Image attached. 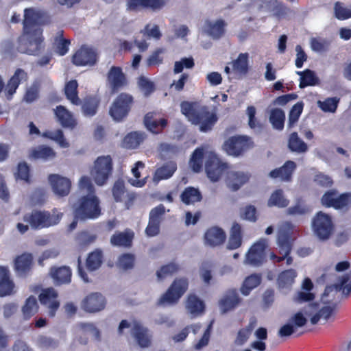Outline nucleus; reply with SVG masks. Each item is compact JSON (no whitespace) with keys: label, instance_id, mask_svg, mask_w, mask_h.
<instances>
[{"label":"nucleus","instance_id":"f257e3e1","mask_svg":"<svg viewBox=\"0 0 351 351\" xmlns=\"http://www.w3.org/2000/svg\"><path fill=\"white\" fill-rule=\"evenodd\" d=\"M43 12L36 8L24 10L23 34L19 38L21 49L29 54H36L42 47L43 37L41 24Z\"/></svg>","mask_w":351,"mask_h":351},{"label":"nucleus","instance_id":"f03ea898","mask_svg":"<svg viewBox=\"0 0 351 351\" xmlns=\"http://www.w3.org/2000/svg\"><path fill=\"white\" fill-rule=\"evenodd\" d=\"M80 190L88 193L82 197L75 207L74 214L76 219H88L97 218L101 214L99 200L94 194V187L87 176H82L79 181Z\"/></svg>","mask_w":351,"mask_h":351},{"label":"nucleus","instance_id":"7ed1b4c3","mask_svg":"<svg viewBox=\"0 0 351 351\" xmlns=\"http://www.w3.org/2000/svg\"><path fill=\"white\" fill-rule=\"evenodd\" d=\"M336 309L335 304L324 302L310 304L296 312L290 318L291 322L296 328L304 326L308 319L312 324H316L322 319L327 321Z\"/></svg>","mask_w":351,"mask_h":351},{"label":"nucleus","instance_id":"20e7f679","mask_svg":"<svg viewBox=\"0 0 351 351\" xmlns=\"http://www.w3.org/2000/svg\"><path fill=\"white\" fill-rule=\"evenodd\" d=\"M181 112L192 123L199 125L202 132L211 130L217 121L215 112L208 111L207 108L196 103L182 102Z\"/></svg>","mask_w":351,"mask_h":351},{"label":"nucleus","instance_id":"39448f33","mask_svg":"<svg viewBox=\"0 0 351 351\" xmlns=\"http://www.w3.org/2000/svg\"><path fill=\"white\" fill-rule=\"evenodd\" d=\"M62 217V213L57 209L51 212L34 210L23 217V221L34 229H41L56 225Z\"/></svg>","mask_w":351,"mask_h":351},{"label":"nucleus","instance_id":"423d86ee","mask_svg":"<svg viewBox=\"0 0 351 351\" xmlns=\"http://www.w3.org/2000/svg\"><path fill=\"white\" fill-rule=\"evenodd\" d=\"M189 288V280L186 278H176L167 291L160 297L158 304L161 305H173L178 302Z\"/></svg>","mask_w":351,"mask_h":351},{"label":"nucleus","instance_id":"0eeeda50","mask_svg":"<svg viewBox=\"0 0 351 351\" xmlns=\"http://www.w3.org/2000/svg\"><path fill=\"white\" fill-rule=\"evenodd\" d=\"M124 328H130L132 336L140 347L147 348L150 345L152 335L147 328H145L138 321L132 320L129 322L123 320L119 324V332L123 333Z\"/></svg>","mask_w":351,"mask_h":351},{"label":"nucleus","instance_id":"6e6552de","mask_svg":"<svg viewBox=\"0 0 351 351\" xmlns=\"http://www.w3.org/2000/svg\"><path fill=\"white\" fill-rule=\"evenodd\" d=\"M112 170V162L110 156H99L94 162L90 176L95 182L102 186L106 184Z\"/></svg>","mask_w":351,"mask_h":351},{"label":"nucleus","instance_id":"1a4fd4ad","mask_svg":"<svg viewBox=\"0 0 351 351\" xmlns=\"http://www.w3.org/2000/svg\"><path fill=\"white\" fill-rule=\"evenodd\" d=\"M132 97L128 94H120L110 108V114L116 121H120L128 114L132 104Z\"/></svg>","mask_w":351,"mask_h":351},{"label":"nucleus","instance_id":"9d476101","mask_svg":"<svg viewBox=\"0 0 351 351\" xmlns=\"http://www.w3.org/2000/svg\"><path fill=\"white\" fill-rule=\"evenodd\" d=\"M208 154L210 158L205 163L206 172L212 182H217L222 175H227L229 169L227 164L223 162L214 152H208Z\"/></svg>","mask_w":351,"mask_h":351},{"label":"nucleus","instance_id":"9b49d317","mask_svg":"<svg viewBox=\"0 0 351 351\" xmlns=\"http://www.w3.org/2000/svg\"><path fill=\"white\" fill-rule=\"evenodd\" d=\"M313 228L315 234L320 239H327L333 231L331 217L322 212L318 213L313 219Z\"/></svg>","mask_w":351,"mask_h":351},{"label":"nucleus","instance_id":"f8f14e48","mask_svg":"<svg viewBox=\"0 0 351 351\" xmlns=\"http://www.w3.org/2000/svg\"><path fill=\"white\" fill-rule=\"evenodd\" d=\"M253 143L246 136H234L228 138L223 144V149L232 156H239L252 147Z\"/></svg>","mask_w":351,"mask_h":351},{"label":"nucleus","instance_id":"ddd939ff","mask_svg":"<svg viewBox=\"0 0 351 351\" xmlns=\"http://www.w3.org/2000/svg\"><path fill=\"white\" fill-rule=\"evenodd\" d=\"M268 246L267 239H261L254 243L248 250L244 261L245 264L258 265L265 258V250Z\"/></svg>","mask_w":351,"mask_h":351},{"label":"nucleus","instance_id":"4468645a","mask_svg":"<svg viewBox=\"0 0 351 351\" xmlns=\"http://www.w3.org/2000/svg\"><path fill=\"white\" fill-rule=\"evenodd\" d=\"M53 193L58 197L67 196L71 189V180L59 174H51L48 177Z\"/></svg>","mask_w":351,"mask_h":351},{"label":"nucleus","instance_id":"2eb2a0df","mask_svg":"<svg viewBox=\"0 0 351 351\" xmlns=\"http://www.w3.org/2000/svg\"><path fill=\"white\" fill-rule=\"evenodd\" d=\"M97 60L96 50L88 46H82L73 56V62L77 66H92Z\"/></svg>","mask_w":351,"mask_h":351},{"label":"nucleus","instance_id":"dca6fc26","mask_svg":"<svg viewBox=\"0 0 351 351\" xmlns=\"http://www.w3.org/2000/svg\"><path fill=\"white\" fill-rule=\"evenodd\" d=\"M250 178V175L247 172L228 169L225 182L230 190L236 191L246 184Z\"/></svg>","mask_w":351,"mask_h":351},{"label":"nucleus","instance_id":"f3484780","mask_svg":"<svg viewBox=\"0 0 351 351\" xmlns=\"http://www.w3.org/2000/svg\"><path fill=\"white\" fill-rule=\"evenodd\" d=\"M73 334L75 339L81 344H86L88 341V336L90 335L95 339H99V331L93 324L90 323H80L73 328Z\"/></svg>","mask_w":351,"mask_h":351},{"label":"nucleus","instance_id":"a211bd4d","mask_svg":"<svg viewBox=\"0 0 351 351\" xmlns=\"http://www.w3.org/2000/svg\"><path fill=\"white\" fill-rule=\"evenodd\" d=\"M58 298V293L53 288L43 289L39 295L40 302L49 309V314L53 317L56 311L59 308L60 303Z\"/></svg>","mask_w":351,"mask_h":351},{"label":"nucleus","instance_id":"6ab92c4d","mask_svg":"<svg viewBox=\"0 0 351 351\" xmlns=\"http://www.w3.org/2000/svg\"><path fill=\"white\" fill-rule=\"evenodd\" d=\"M106 306L104 297L97 293L87 295L82 302V308L89 313H96L103 310Z\"/></svg>","mask_w":351,"mask_h":351},{"label":"nucleus","instance_id":"aec40b11","mask_svg":"<svg viewBox=\"0 0 351 351\" xmlns=\"http://www.w3.org/2000/svg\"><path fill=\"white\" fill-rule=\"evenodd\" d=\"M289 229V224L285 223L280 228L278 234L277 245L279 253L285 256L289 254L292 246L290 234L287 231Z\"/></svg>","mask_w":351,"mask_h":351},{"label":"nucleus","instance_id":"412c9836","mask_svg":"<svg viewBox=\"0 0 351 351\" xmlns=\"http://www.w3.org/2000/svg\"><path fill=\"white\" fill-rule=\"evenodd\" d=\"M240 303V298L236 290H228L219 300V308L222 313L233 310Z\"/></svg>","mask_w":351,"mask_h":351},{"label":"nucleus","instance_id":"4be33fe9","mask_svg":"<svg viewBox=\"0 0 351 351\" xmlns=\"http://www.w3.org/2000/svg\"><path fill=\"white\" fill-rule=\"evenodd\" d=\"M185 308L193 317H196L204 313L205 311L204 302L195 294H189L185 300Z\"/></svg>","mask_w":351,"mask_h":351},{"label":"nucleus","instance_id":"5701e85b","mask_svg":"<svg viewBox=\"0 0 351 351\" xmlns=\"http://www.w3.org/2000/svg\"><path fill=\"white\" fill-rule=\"evenodd\" d=\"M208 152L213 151L207 146L197 148L194 151L189 162V165L193 171H200L202 169L204 160H206V162L209 160Z\"/></svg>","mask_w":351,"mask_h":351},{"label":"nucleus","instance_id":"b1692460","mask_svg":"<svg viewBox=\"0 0 351 351\" xmlns=\"http://www.w3.org/2000/svg\"><path fill=\"white\" fill-rule=\"evenodd\" d=\"M108 83L115 91L126 84V78L122 71L121 68L118 66H112L108 73Z\"/></svg>","mask_w":351,"mask_h":351},{"label":"nucleus","instance_id":"393cba45","mask_svg":"<svg viewBox=\"0 0 351 351\" xmlns=\"http://www.w3.org/2000/svg\"><path fill=\"white\" fill-rule=\"evenodd\" d=\"M14 284L10 278V274L5 267L0 266V296H6L15 292Z\"/></svg>","mask_w":351,"mask_h":351},{"label":"nucleus","instance_id":"a878e982","mask_svg":"<svg viewBox=\"0 0 351 351\" xmlns=\"http://www.w3.org/2000/svg\"><path fill=\"white\" fill-rule=\"evenodd\" d=\"M14 269L19 276H24L32 269L33 258L31 254L23 253L17 256L14 261Z\"/></svg>","mask_w":351,"mask_h":351},{"label":"nucleus","instance_id":"bb28decb","mask_svg":"<svg viewBox=\"0 0 351 351\" xmlns=\"http://www.w3.org/2000/svg\"><path fill=\"white\" fill-rule=\"evenodd\" d=\"M331 196L330 193H325L322 198V203L324 206L327 207H333L336 209L343 208L347 206L351 200V195L348 193L341 195H337L335 199L329 200Z\"/></svg>","mask_w":351,"mask_h":351},{"label":"nucleus","instance_id":"cd10ccee","mask_svg":"<svg viewBox=\"0 0 351 351\" xmlns=\"http://www.w3.org/2000/svg\"><path fill=\"white\" fill-rule=\"evenodd\" d=\"M297 272L295 269H290L281 272L277 280L278 288L281 291L286 293L293 286Z\"/></svg>","mask_w":351,"mask_h":351},{"label":"nucleus","instance_id":"c85d7f7f","mask_svg":"<svg viewBox=\"0 0 351 351\" xmlns=\"http://www.w3.org/2000/svg\"><path fill=\"white\" fill-rule=\"evenodd\" d=\"M56 285L69 283L71 280V270L69 267H53L49 272Z\"/></svg>","mask_w":351,"mask_h":351},{"label":"nucleus","instance_id":"c756f323","mask_svg":"<svg viewBox=\"0 0 351 351\" xmlns=\"http://www.w3.org/2000/svg\"><path fill=\"white\" fill-rule=\"evenodd\" d=\"M146 128L153 133H158L167 125V121L165 119L160 118L156 113H147L144 119Z\"/></svg>","mask_w":351,"mask_h":351},{"label":"nucleus","instance_id":"7c9ffc66","mask_svg":"<svg viewBox=\"0 0 351 351\" xmlns=\"http://www.w3.org/2000/svg\"><path fill=\"white\" fill-rule=\"evenodd\" d=\"M54 111L58 121L63 127L73 128L76 125L75 119L64 107L58 106Z\"/></svg>","mask_w":351,"mask_h":351},{"label":"nucleus","instance_id":"2f4dec72","mask_svg":"<svg viewBox=\"0 0 351 351\" xmlns=\"http://www.w3.org/2000/svg\"><path fill=\"white\" fill-rule=\"evenodd\" d=\"M204 237L207 245L217 246L224 242L226 234L222 229L213 227L207 230Z\"/></svg>","mask_w":351,"mask_h":351},{"label":"nucleus","instance_id":"473e14b6","mask_svg":"<svg viewBox=\"0 0 351 351\" xmlns=\"http://www.w3.org/2000/svg\"><path fill=\"white\" fill-rule=\"evenodd\" d=\"M295 168V163L289 160L287 161L281 168L271 171L269 173V176L273 178H279L282 180L288 181L290 180Z\"/></svg>","mask_w":351,"mask_h":351},{"label":"nucleus","instance_id":"72a5a7b5","mask_svg":"<svg viewBox=\"0 0 351 351\" xmlns=\"http://www.w3.org/2000/svg\"><path fill=\"white\" fill-rule=\"evenodd\" d=\"M26 80V73L21 69H17L5 87V91L6 94L8 96H12L15 93L19 85Z\"/></svg>","mask_w":351,"mask_h":351},{"label":"nucleus","instance_id":"f704fd0d","mask_svg":"<svg viewBox=\"0 0 351 351\" xmlns=\"http://www.w3.org/2000/svg\"><path fill=\"white\" fill-rule=\"evenodd\" d=\"M30 158L51 160L56 156V152L49 147L41 145L32 149L29 155Z\"/></svg>","mask_w":351,"mask_h":351},{"label":"nucleus","instance_id":"c9c22d12","mask_svg":"<svg viewBox=\"0 0 351 351\" xmlns=\"http://www.w3.org/2000/svg\"><path fill=\"white\" fill-rule=\"evenodd\" d=\"M145 168V164L141 161L136 162L131 169V172L133 178L128 180L129 183L133 186L141 188L145 186L147 182V176L143 179H139L141 177L140 170Z\"/></svg>","mask_w":351,"mask_h":351},{"label":"nucleus","instance_id":"e433bc0d","mask_svg":"<svg viewBox=\"0 0 351 351\" xmlns=\"http://www.w3.org/2000/svg\"><path fill=\"white\" fill-rule=\"evenodd\" d=\"M176 170V165L174 162H169L156 169L153 177V181L158 183L161 180L168 179L172 176Z\"/></svg>","mask_w":351,"mask_h":351},{"label":"nucleus","instance_id":"4c0bfd02","mask_svg":"<svg viewBox=\"0 0 351 351\" xmlns=\"http://www.w3.org/2000/svg\"><path fill=\"white\" fill-rule=\"evenodd\" d=\"M241 232V226L238 223H234L231 228L230 236L227 245L229 250H234L241 246L242 243Z\"/></svg>","mask_w":351,"mask_h":351},{"label":"nucleus","instance_id":"58836bf2","mask_svg":"<svg viewBox=\"0 0 351 351\" xmlns=\"http://www.w3.org/2000/svg\"><path fill=\"white\" fill-rule=\"evenodd\" d=\"M296 73L300 76V88L315 86L319 84V78L315 73L311 70L306 69L304 71H297Z\"/></svg>","mask_w":351,"mask_h":351},{"label":"nucleus","instance_id":"ea45409f","mask_svg":"<svg viewBox=\"0 0 351 351\" xmlns=\"http://www.w3.org/2000/svg\"><path fill=\"white\" fill-rule=\"evenodd\" d=\"M234 72L239 75H244L248 71V53H241L232 62Z\"/></svg>","mask_w":351,"mask_h":351},{"label":"nucleus","instance_id":"a19ab883","mask_svg":"<svg viewBox=\"0 0 351 351\" xmlns=\"http://www.w3.org/2000/svg\"><path fill=\"white\" fill-rule=\"evenodd\" d=\"M134 233L132 231L116 233L112 235L110 242L113 245L128 247L131 245Z\"/></svg>","mask_w":351,"mask_h":351},{"label":"nucleus","instance_id":"79ce46f5","mask_svg":"<svg viewBox=\"0 0 351 351\" xmlns=\"http://www.w3.org/2000/svg\"><path fill=\"white\" fill-rule=\"evenodd\" d=\"M261 281L258 274H252L247 277L241 287V292L244 295H248L251 291L258 287Z\"/></svg>","mask_w":351,"mask_h":351},{"label":"nucleus","instance_id":"37998d69","mask_svg":"<svg viewBox=\"0 0 351 351\" xmlns=\"http://www.w3.org/2000/svg\"><path fill=\"white\" fill-rule=\"evenodd\" d=\"M144 138L145 136L143 133L131 132L124 138L122 145L128 149H134L143 141Z\"/></svg>","mask_w":351,"mask_h":351},{"label":"nucleus","instance_id":"c03bdc74","mask_svg":"<svg viewBox=\"0 0 351 351\" xmlns=\"http://www.w3.org/2000/svg\"><path fill=\"white\" fill-rule=\"evenodd\" d=\"M255 325V322L252 321L248 324L247 326L240 329L238 331L237 335L234 340L235 344L237 346L244 345L250 339Z\"/></svg>","mask_w":351,"mask_h":351},{"label":"nucleus","instance_id":"a18cd8bd","mask_svg":"<svg viewBox=\"0 0 351 351\" xmlns=\"http://www.w3.org/2000/svg\"><path fill=\"white\" fill-rule=\"evenodd\" d=\"M42 136L56 142L62 148L69 147V143L64 138L61 130L46 131L42 134Z\"/></svg>","mask_w":351,"mask_h":351},{"label":"nucleus","instance_id":"49530a36","mask_svg":"<svg viewBox=\"0 0 351 351\" xmlns=\"http://www.w3.org/2000/svg\"><path fill=\"white\" fill-rule=\"evenodd\" d=\"M78 84L77 81L71 80L69 82L64 88V92L66 97L74 105H80V100L77 96V88Z\"/></svg>","mask_w":351,"mask_h":351},{"label":"nucleus","instance_id":"de8ad7c7","mask_svg":"<svg viewBox=\"0 0 351 351\" xmlns=\"http://www.w3.org/2000/svg\"><path fill=\"white\" fill-rule=\"evenodd\" d=\"M204 30L210 36L218 38L222 36L224 32V23L222 21H217L215 23H207Z\"/></svg>","mask_w":351,"mask_h":351},{"label":"nucleus","instance_id":"09e8293b","mask_svg":"<svg viewBox=\"0 0 351 351\" xmlns=\"http://www.w3.org/2000/svg\"><path fill=\"white\" fill-rule=\"evenodd\" d=\"M202 198L199 191L193 188H186L181 195L182 201L186 204H194L200 201Z\"/></svg>","mask_w":351,"mask_h":351},{"label":"nucleus","instance_id":"8fccbe9b","mask_svg":"<svg viewBox=\"0 0 351 351\" xmlns=\"http://www.w3.org/2000/svg\"><path fill=\"white\" fill-rule=\"evenodd\" d=\"M267 204L269 206L286 207L289 204V200L285 197L282 190H276L272 193Z\"/></svg>","mask_w":351,"mask_h":351},{"label":"nucleus","instance_id":"3c124183","mask_svg":"<svg viewBox=\"0 0 351 351\" xmlns=\"http://www.w3.org/2000/svg\"><path fill=\"white\" fill-rule=\"evenodd\" d=\"M102 263V253L100 250H96L90 253L86 259V267L90 271L99 268Z\"/></svg>","mask_w":351,"mask_h":351},{"label":"nucleus","instance_id":"603ef678","mask_svg":"<svg viewBox=\"0 0 351 351\" xmlns=\"http://www.w3.org/2000/svg\"><path fill=\"white\" fill-rule=\"evenodd\" d=\"M285 119V115L282 110L276 108L271 110L269 121L275 129L282 130L283 128Z\"/></svg>","mask_w":351,"mask_h":351},{"label":"nucleus","instance_id":"864d4df0","mask_svg":"<svg viewBox=\"0 0 351 351\" xmlns=\"http://www.w3.org/2000/svg\"><path fill=\"white\" fill-rule=\"evenodd\" d=\"M38 306L35 297H29L22 308L23 314L25 318L29 319L34 315L38 311Z\"/></svg>","mask_w":351,"mask_h":351},{"label":"nucleus","instance_id":"5fc2aeb1","mask_svg":"<svg viewBox=\"0 0 351 351\" xmlns=\"http://www.w3.org/2000/svg\"><path fill=\"white\" fill-rule=\"evenodd\" d=\"M289 147L291 150L296 152H305L307 150L306 144L298 137L297 133L291 134Z\"/></svg>","mask_w":351,"mask_h":351},{"label":"nucleus","instance_id":"6e6d98bb","mask_svg":"<svg viewBox=\"0 0 351 351\" xmlns=\"http://www.w3.org/2000/svg\"><path fill=\"white\" fill-rule=\"evenodd\" d=\"M180 269V267L175 263H171L160 267L156 272L158 280H163L169 276L173 275Z\"/></svg>","mask_w":351,"mask_h":351},{"label":"nucleus","instance_id":"4d7b16f0","mask_svg":"<svg viewBox=\"0 0 351 351\" xmlns=\"http://www.w3.org/2000/svg\"><path fill=\"white\" fill-rule=\"evenodd\" d=\"M99 101L96 98L87 99L82 106V111L85 116H93L97 109Z\"/></svg>","mask_w":351,"mask_h":351},{"label":"nucleus","instance_id":"13d9d810","mask_svg":"<svg viewBox=\"0 0 351 351\" xmlns=\"http://www.w3.org/2000/svg\"><path fill=\"white\" fill-rule=\"evenodd\" d=\"M145 10L154 12L163 9L167 4L168 0H145Z\"/></svg>","mask_w":351,"mask_h":351},{"label":"nucleus","instance_id":"bf43d9fd","mask_svg":"<svg viewBox=\"0 0 351 351\" xmlns=\"http://www.w3.org/2000/svg\"><path fill=\"white\" fill-rule=\"evenodd\" d=\"M138 85L145 95H149L154 90V84L145 76H140L138 79Z\"/></svg>","mask_w":351,"mask_h":351},{"label":"nucleus","instance_id":"052dcab7","mask_svg":"<svg viewBox=\"0 0 351 351\" xmlns=\"http://www.w3.org/2000/svg\"><path fill=\"white\" fill-rule=\"evenodd\" d=\"M339 100L335 98H328L322 101H318L317 104L319 107L324 112H334L337 107Z\"/></svg>","mask_w":351,"mask_h":351},{"label":"nucleus","instance_id":"680f3d73","mask_svg":"<svg viewBox=\"0 0 351 351\" xmlns=\"http://www.w3.org/2000/svg\"><path fill=\"white\" fill-rule=\"evenodd\" d=\"M134 258L133 255L125 254L119 256L117 263V267L122 269H130L133 267Z\"/></svg>","mask_w":351,"mask_h":351},{"label":"nucleus","instance_id":"e2e57ef3","mask_svg":"<svg viewBox=\"0 0 351 351\" xmlns=\"http://www.w3.org/2000/svg\"><path fill=\"white\" fill-rule=\"evenodd\" d=\"M335 12L337 19L341 20L347 19L351 17V5L343 6L340 3H336Z\"/></svg>","mask_w":351,"mask_h":351},{"label":"nucleus","instance_id":"0e129e2a","mask_svg":"<svg viewBox=\"0 0 351 351\" xmlns=\"http://www.w3.org/2000/svg\"><path fill=\"white\" fill-rule=\"evenodd\" d=\"M194 66L193 59L192 58H184L180 61H176L174 64L173 72L175 73H181L184 68L191 69Z\"/></svg>","mask_w":351,"mask_h":351},{"label":"nucleus","instance_id":"69168bd1","mask_svg":"<svg viewBox=\"0 0 351 351\" xmlns=\"http://www.w3.org/2000/svg\"><path fill=\"white\" fill-rule=\"evenodd\" d=\"M163 49H158L154 51L147 60L148 66L158 65L162 62L163 58L162 55L164 53Z\"/></svg>","mask_w":351,"mask_h":351},{"label":"nucleus","instance_id":"338daca9","mask_svg":"<svg viewBox=\"0 0 351 351\" xmlns=\"http://www.w3.org/2000/svg\"><path fill=\"white\" fill-rule=\"evenodd\" d=\"M303 106L304 105L302 102H298L293 106V108L290 112V114H289V125H293L294 123H295L298 121V120L302 112Z\"/></svg>","mask_w":351,"mask_h":351},{"label":"nucleus","instance_id":"774afa93","mask_svg":"<svg viewBox=\"0 0 351 351\" xmlns=\"http://www.w3.org/2000/svg\"><path fill=\"white\" fill-rule=\"evenodd\" d=\"M337 290L341 291L342 293L348 296L351 292V282H349L348 276H344L340 280V282L335 285Z\"/></svg>","mask_w":351,"mask_h":351}]
</instances>
